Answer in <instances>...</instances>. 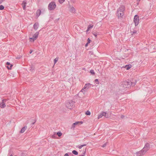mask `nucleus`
<instances>
[{
  "label": "nucleus",
  "mask_w": 156,
  "mask_h": 156,
  "mask_svg": "<svg viewBox=\"0 0 156 156\" xmlns=\"http://www.w3.org/2000/svg\"><path fill=\"white\" fill-rule=\"evenodd\" d=\"M136 82L133 83L130 81H124L121 82L120 87L122 88H129L131 86H134L136 84Z\"/></svg>",
  "instance_id": "nucleus-1"
},
{
  "label": "nucleus",
  "mask_w": 156,
  "mask_h": 156,
  "mask_svg": "<svg viewBox=\"0 0 156 156\" xmlns=\"http://www.w3.org/2000/svg\"><path fill=\"white\" fill-rule=\"evenodd\" d=\"M125 10V7L124 6H121L118 9L117 12V14L118 18H121L124 14V11Z\"/></svg>",
  "instance_id": "nucleus-2"
},
{
  "label": "nucleus",
  "mask_w": 156,
  "mask_h": 156,
  "mask_svg": "<svg viewBox=\"0 0 156 156\" xmlns=\"http://www.w3.org/2000/svg\"><path fill=\"white\" fill-rule=\"evenodd\" d=\"M75 102L72 101L67 102L66 104V106L69 109H71L74 106Z\"/></svg>",
  "instance_id": "nucleus-3"
},
{
  "label": "nucleus",
  "mask_w": 156,
  "mask_h": 156,
  "mask_svg": "<svg viewBox=\"0 0 156 156\" xmlns=\"http://www.w3.org/2000/svg\"><path fill=\"white\" fill-rule=\"evenodd\" d=\"M56 7V5L54 2H51L48 5V9L51 10L54 9Z\"/></svg>",
  "instance_id": "nucleus-4"
},
{
  "label": "nucleus",
  "mask_w": 156,
  "mask_h": 156,
  "mask_svg": "<svg viewBox=\"0 0 156 156\" xmlns=\"http://www.w3.org/2000/svg\"><path fill=\"white\" fill-rule=\"evenodd\" d=\"M139 20V16L137 15H136L134 17L133 20L135 26H136L138 24Z\"/></svg>",
  "instance_id": "nucleus-5"
},
{
  "label": "nucleus",
  "mask_w": 156,
  "mask_h": 156,
  "mask_svg": "<svg viewBox=\"0 0 156 156\" xmlns=\"http://www.w3.org/2000/svg\"><path fill=\"white\" fill-rule=\"evenodd\" d=\"M150 148V144L147 143L144 146V147L143 148L146 151H148Z\"/></svg>",
  "instance_id": "nucleus-6"
},
{
  "label": "nucleus",
  "mask_w": 156,
  "mask_h": 156,
  "mask_svg": "<svg viewBox=\"0 0 156 156\" xmlns=\"http://www.w3.org/2000/svg\"><path fill=\"white\" fill-rule=\"evenodd\" d=\"M39 33V32H36L33 36V38L34 39V40H35L38 37Z\"/></svg>",
  "instance_id": "nucleus-7"
},
{
  "label": "nucleus",
  "mask_w": 156,
  "mask_h": 156,
  "mask_svg": "<svg viewBox=\"0 0 156 156\" xmlns=\"http://www.w3.org/2000/svg\"><path fill=\"white\" fill-rule=\"evenodd\" d=\"M91 84L90 83H86L85 85L84 88L85 89H87L89 87H91Z\"/></svg>",
  "instance_id": "nucleus-8"
},
{
  "label": "nucleus",
  "mask_w": 156,
  "mask_h": 156,
  "mask_svg": "<svg viewBox=\"0 0 156 156\" xmlns=\"http://www.w3.org/2000/svg\"><path fill=\"white\" fill-rule=\"evenodd\" d=\"M34 28L35 30H37L39 27V24L37 23H36L34 25Z\"/></svg>",
  "instance_id": "nucleus-9"
},
{
  "label": "nucleus",
  "mask_w": 156,
  "mask_h": 156,
  "mask_svg": "<svg viewBox=\"0 0 156 156\" xmlns=\"http://www.w3.org/2000/svg\"><path fill=\"white\" fill-rule=\"evenodd\" d=\"M93 26H94L92 24L89 25L87 27V29L86 31V32H87L88 31L90 30V29L93 27Z\"/></svg>",
  "instance_id": "nucleus-10"
},
{
  "label": "nucleus",
  "mask_w": 156,
  "mask_h": 156,
  "mask_svg": "<svg viewBox=\"0 0 156 156\" xmlns=\"http://www.w3.org/2000/svg\"><path fill=\"white\" fill-rule=\"evenodd\" d=\"M27 4V2L25 1H23L22 4V5L23 6V9L24 10H25L26 9V6Z\"/></svg>",
  "instance_id": "nucleus-11"
},
{
  "label": "nucleus",
  "mask_w": 156,
  "mask_h": 156,
  "mask_svg": "<svg viewBox=\"0 0 156 156\" xmlns=\"http://www.w3.org/2000/svg\"><path fill=\"white\" fill-rule=\"evenodd\" d=\"M69 11L70 12L74 13L75 12V9L74 8V7L73 6H70V9H69Z\"/></svg>",
  "instance_id": "nucleus-12"
},
{
  "label": "nucleus",
  "mask_w": 156,
  "mask_h": 156,
  "mask_svg": "<svg viewBox=\"0 0 156 156\" xmlns=\"http://www.w3.org/2000/svg\"><path fill=\"white\" fill-rule=\"evenodd\" d=\"M6 105L4 102H2L0 103V107L2 108H4L5 107Z\"/></svg>",
  "instance_id": "nucleus-13"
},
{
  "label": "nucleus",
  "mask_w": 156,
  "mask_h": 156,
  "mask_svg": "<svg viewBox=\"0 0 156 156\" xmlns=\"http://www.w3.org/2000/svg\"><path fill=\"white\" fill-rule=\"evenodd\" d=\"M79 123V122H75L73 123L71 127V129H72L73 128H74L75 127V126L77 125L78 123Z\"/></svg>",
  "instance_id": "nucleus-14"
},
{
  "label": "nucleus",
  "mask_w": 156,
  "mask_h": 156,
  "mask_svg": "<svg viewBox=\"0 0 156 156\" xmlns=\"http://www.w3.org/2000/svg\"><path fill=\"white\" fill-rule=\"evenodd\" d=\"M6 64L7 65H10V67H9L8 66H7V68L8 69H11L12 67V66L13 65L12 64H10V63L8 62H7L6 63Z\"/></svg>",
  "instance_id": "nucleus-15"
},
{
  "label": "nucleus",
  "mask_w": 156,
  "mask_h": 156,
  "mask_svg": "<svg viewBox=\"0 0 156 156\" xmlns=\"http://www.w3.org/2000/svg\"><path fill=\"white\" fill-rule=\"evenodd\" d=\"M27 128V126H24L23 127L21 130L20 132L21 133H23L26 130V129Z\"/></svg>",
  "instance_id": "nucleus-16"
},
{
  "label": "nucleus",
  "mask_w": 156,
  "mask_h": 156,
  "mask_svg": "<svg viewBox=\"0 0 156 156\" xmlns=\"http://www.w3.org/2000/svg\"><path fill=\"white\" fill-rule=\"evenodd\" d=\"M41 13V11L40 9H38L37 10L36 14V16H37V17H38L40 15Z\"/></svg>",
  "instance_id": "nucleus-17"
},
{
  "label": "nucleus",
  "mask_w": 156,
  "mask_h": 156,
  "mask_svg": "<svg viewBox=\"0 0 156 156\" xmlns=\"http://www.w3.org/2000/svg\"><path fill=\"white\" fill-rule=\"evenodd\" d=\"M140 151L141 153L142 154H143V155L144 154L147 152L143 148Z\"/></svg>",
  "instance_id": "nucleus-18"
},
{
  "label": "nucleus",
  "mask_w": 156,
  "mask_h": 156,
  "mask_svg": "<svg viewBox=\"0 0 156 156\" xmlns=\"http://www.w3.org/2000/svg\"><path fill=\"white\" fill-rule=\"evenodd\" d=\"M131 65H126L125 66V68L127 69V70H129V69H130L131 67Z\"/></svg>",
  "instance_id": "nucleus-19"
},
{
  "label": "nucleus",
  "mask_w": 156,
  "mask_h": 156,
  "mask_svg": "<svg viewBox=\"0 0 156 156\" xmlns=\"http://www.w3.org/2000/svg\"><path fill=\"white\" fill-rule=\"evenodd\" d=\"M136 154L137 156H142L143 155V154H142L141 153L140 151L138 152H137L136 153Z\"/></svg>",
  "instance_id": "nucleus-20"
},
{
  "label": "nucleus",
  "mask_w": 156,
  "mask_h": 156,
  "mask_svg": "<svg viewBox=\"0 0 156 156\" xmlns=\"http://www.w3.org/2000/svg\"><path fill=\"white\" fill-rule=\"evenodd\" d=\"M72 153L75 155H77L78 154V152L75 150H73L72 151Z\"/></svg>",
  "instance_id": "nucleus-21"
},
{
  "label": "nucleus",
  "mask_w": 156,
  "mask_h": 156,
  "mask_svg": "<svg viewBox=\"0 0 156 156\" xmlns=\"http://www.w3.org/2000/svg\"><path fill=\"white\" fill-rule=\"evenodd\" d=\"M58 59V58H56L54 59V65H55V64L57 62Z\"/></svg>",
  "instance_id": "nucleus-22"
},
{
  "label": "nucleus",
  "mask_w": 156,
  "mask_h": 156,
  "mask_svg": "<svg viewBox=\"0 0 156 156\" xmlns=\"http://www.w3.org/2000/svg\"><path fill=\"white\" fill-rule=\"evenodd\" d=\"M57 134L58 136L60 137L62 135V133L61 132H58L57 133Z\"/></svg>",
  "instance_id": "nucleus-23"
},
{
  "label": "nucleus",
  "mask_w": 156,
  "mask_h": 156,
  "mask_svg": "<svg viewBox=\"0 0 156 156\" xmlns=\"http://www.w3.org/2000/svg\"><path fill=\"white\" fill-rule=\"evenodd\" d=\"M90 73L93 75H94L95 74V73L94 72V70L92 69L90 70Z\"/></svg>",
  "instance_id": "nucleus-24"
},
{
  "label": "nucleus",
  "mask_w": 156,
  "mask_h": 156,
  "mask_svg": "<svg viewBox=\"0 0 156 156\" xmlns=\"http://www.w3.org/2000/svg\"><path fill=\"white\" fill-rule=\"evenodd\" d=\"M85 113L87 115H90V112L89 111H87Z\"/></svg>",
  "instance_id": "nucleus-25"
},
{
  "label": "nucleus",
  "mask_w": 156,
  "mask_h": 156,
  "mask_svg": "<svg viewBox=\"0 0 156 156\" xmlns=\"http://www.w3.org/2000/svg\"><path fill=\"white\" fill-rule=\"evenodd\" d=\"M102 115V113H101L98 116V119H99L100 118H101L102 117V116H103V115Z\"/></svg>",
  "instance_id": "nucleus-26"
},
{
  "label": "nucleus",
  "mask_w": 156,
  "mask_h": 156,
  "mask_svg": "<svg viewBox=\"0 0 156 156\" xmlns=\"http://www.w3.org/2000/svg\"><path fill=\"white\" fill-rule=\"evenodd\" d=\"M4 8V6L2 5H0V10H3Z\"/></svg>",
  "instance_id": "nucleus-27"
},
{
  "label": "nucleus",
  "mask_w": 156,
  "mask_h": 156,
  "mask_svg": "<svg viewBox=\"0 0 156 156\" xmlns=\"http://www.w3.org/2000/svg\"><path fill=\"white\" fill-rule=\"evenodd\" d=\"M102 115H103V116H104L105 117V115L106 114H107V113L105 112H102Z\"/></svg>",
  "instance_id": "nucleus-28"
},
{
  "label": "nucleus",
  "mask_w": 156,
  "mask_h": 156,
  "mask_svg": "<svg viewBox=\"0 0 156 156\" xmlns=\"http://www.w3.org/2000/svg\"><path fill=\"white\" fill-rule=\"evenodd\" d=\"M95 82L97 83V84H98L99 82H98V79H96L94 80Z\"/></svg>",
  "instance_id": "nucleus-29"
},
{
  "label": "nucleus",
  "mask_w": 156,
  "mask_h": 156,
  "mask_svg": "<svg viewBox=\"0 0 156 156\" xmlns=\"http://www.w3.org/2000/svg\"><path fill=\"white\" fill-rule=\"evenodd\" d=\"M30 41L31 42H34L35 40H34V39L32 37L30 38Z\"/></svg>",
  "instance_id": "nucleus-30"
},
{
  "label": "nucleus",
  "mask_w": 156,
  "mask_h": 156,
  "mask_svg": "<svg viewBox=\"0 0 156 156\" xmlns=\"http://www.w3.org/2000/svg\"><path fill=\"white\" fill-rule=\"evenodd\" d=\"M93 34L96 37H97V33H96V32H93Z\"/></svg>",
  "instance_id": "nucleus-31"
},
{
  "label": "nucleus",
  "mask_w": 156,
  "mask_h": 156,
  "mask_svg": "<svg viewBox=\"0 0 156 156\" xmlns=\"http://www.w3.org/2000/svg\"><path fill=\"white\" fill-rule=\"evenodd\" d=\"M7 100H8L7 99H4L2 101L5 103L7 101Z\"/></svg>",
  "instance_id": "nucleus-32"
},
{
  "label": "nucleus",
  "mask_w": 156,
  "mask_h": 156,
  "mask_svg": "<svg viewBox=\"0 0 156 156\" xmlns=\"http://www.w3.org/2000/svg\"><path fill=\"white\" fill-rule=\"evenodd\" d=\"M65 0H59V2L60 3H62Z\"/></svg>",
  "instance_id": "nucleus-33"
},
{
  "label": "nucleus",
  "mask_w": 156,
  "mask_h": 156,
  "mask_svg": "<svg viewBox=\"0 0 156 156\" xmlns=\"http://www.w3.org/2000/svg\"><path fill=\"white\" fill-rule=\"evenodd\" d=\"M109 116V115L108 113H107V114L106 115H105V117L106 118H108Z\"/></svg>",
  "instance_id": "nucleus-34"
},
{
  "label": "nucleus",
  "mask_w": 156,
  "mask_h": 156,
  "mask_svg": "<svg viewBox=\"0 0 156 156\" xmlns=\"http://www.w3.org/2000/svg\"><path fill=\"white\" fill-rule=\"evenodd\" d=\"M91 40L89 38H88L87 39V43L89 44Z\"/></svg>",
  "instance_id": "nucleus-35"
},
{
  "label": "nucleus",
  "mask_w": 156,
  "mask_h": 156,
  "mask_svg": "<svg viewBox=\"0 0 156 156\" xmlns=\"http://www.w3.org/2000/svg\"><path fill=\"white\" fill-rule=\"evenodd\" d=\"M107 143H106L105 144H104L102 146V147H105L107 145Z\"/></svg>",
  "instance_id": "nucleus-36"
},
{
  "label": "nucleus",
  "mask_w": 156,
  "mask_h": 156,
  "mask_svg": "<svg viewBox=\"0 0 156 156\" xmlns=\"http://www.w3.org/2000/svg\"><path fill=\"white\" fill-rule=\"evenodd\" d=\"M141 0H137V5H138L139 3V2Z\"/></svg>",
  "instance_id": "nucleus-37"
},
{
  "label": "nucleus",
  "mask_w": 156,
  "mask_h": 156,
  "mask_svg": "<svg viewBox=\"0 0 156 156\" xmlns=\"http://www.w3.org/2000/svg\"><path fill=\"white\" fill-rule=\"evenodd\" d=\"M4 0H0V4H1Z\"/></svg>",
  "instance_id": "nucleus-38"
},
{
  "label": "nucleus",
  "mask_w": 156,
  "mask_h": 156,
  "mask_svg": "<svg viewBox=\"0 0 156 156\" xmlns=\"http://www.w3.org/2000/svg\"><path fill=\"white\" fill-rule=\"evenodd\" d=\"M64 156H69V155L68 153H66L65 154Z\"/></svg>",
  "instance_id": "nucleus-39"
},
{
  "label": "nucleus",
  "mask_w": 156,
  "mask_h": 156,
  "mask_svg": "<svg viewBox=\"0 0 156 156\" xmlns=\"http://www.w3.org/2000/svg\"><path fill=\"white\" fill-rule=\"evenodd\" d=\"M82 145H80V146L78 147V148L79 149H81V148H82Z\"/></svg>",
  "instance_id": "nucleus-40"
},
{
  "label": "nucleus",
  "mask_w": 156,
  "mask_h": 156,
  "mask_svg": "<svg viewBox=\"0 0 156 156\" xmlns=\"http://www.w3.org/2000/svg\"><path fill=\"white\" fill-rule=\"evenodd\" d=\"M124 116L123 115H121V118H122V119H123V118H124Z\"/></svg>",
  "instance_id": "nucleus-41"
},
{
  "label": "nucleus",
  "mask_w": 156,
  "mask_h": 156,
  "mask_svg": "<svg viewBox=\"0 0 156 156\" xmlns=\"http://www.w3.org/2000/svg\"><path fill=\"white\" fill-rule=\"evenodd\" d=\"M84 88H83V89H82L81 90L80 92H83V91H84Z\"/></svg>",
  "instance_id": "nucleus-42"
},
{
  "label": "nucleus",
  "mask_w": 156,
  "mask_h": 156,
  "mask_svg": "<svg viewBox=\"0 0 156 156\" xmlns=\"http://www.w3.org/2000/svg\"><path fill=\"white\" fill-rule=\"evenodd\" d=\"M82 145V147H83L84 146H86V144H84L82 145Z\"/></svg>",
  "instance_id": "nucleus-43"
},
{
  "label": "nucleus",
  "mask_w": 156,
  "mask_h": 156,
  "mask_svg": "<svg viewBox=\"0 0 156 156\" xmlns=\"http://www.w3.org/2000/svg\"><path fill=\"white\" fill-rule=\"evenodd\" d=\"M55 134L54 135H53L52 136V138H54L55 137Z\"/></svg>",
  "instance_id": "nucleus-44"
},
{
  "label": "nucleus",
  "mask_w": 156,
  "mask_h": 156,
  "mask_svg": "<svg viewBox=\"0 0 156 156\" xmlns=\"http://www.w3.org/2000/svg\"><path fill=\"white\" fill-rule=\"evenodd\" d=\"M136 33V31H134V32H133V34H135V33Z\"/></svg>",
  "instance_id": "nucleus-45"
},
{
  "label": "nucleus",
  "mask_w": 156,
  "mask_h": 156,
  "mask_svg": "<svg viewBox=\"0 0 156 156\" xmlns=\"http://www.w3.org/2000/svg\"><path fill=\"white\" fill-rule=\"evenodd\" d=\"M32 52V50H30V54Z\"/></svg>",
  "instance_id": "nucleus-46"
},
{
  "label": "nucleus",
  "mask_w": 156,
  "mask_h": 156,
  "mask_svg": "<svg viewBox=\"0 0 156 156\" xmlns=\"http://www.w3.org/2000/svg\"><path fill=\"white\" fill-rule=\"evenodd\" d=\"M88 44L89 43H87V44H85V46L87 47Z\"/></svg>",
  "instance_id": "nucleus-47"
},
{
  "label": "nucleus",
  "mask_w": 156,
  "mask_h": 156,
  "mask_svg": "<svg viewBox=\"0 0 156 156\" xmlns=\"http://www.w3.org/2000/svg\"><path fill=\"white\" fill-rule=\"evenodd\" d=\"M20 58H21V57H16V58L17 59H20Z\"/></svg>",
  "instance_id": "nucleus-48"
},
{
  "label": "nucleus",
  "mask_w": 156,
  "mask_h": 156,
  "mask_svg": "<svg viewBox=\"0 0 156 156\" xmlns=\"http://www.w3.org/2000/svg\"><path fill=\"white\" fill-rule=\"evenodd\" d=\"M35 122H36V121H34V122H33V123H32V125H34V124L35 123Z\"/></svg>",
  "instance_id": "nucleus-49"
},
{
  "label": "nucleus",
  "mask_w": 156,
  "mask_h": 156,
  "mask_svg": "<svg viewBox=\"0 0 156 156\" xmlns=\"http://www.w3.org/2000/svg\"><path fill=\"white\" fill-rule=\"evenodd\" d=\"M10 156H13L12 154H11Z\"/></svg>",
  "instance_id": "nucleus-50"
},
{
  "label": "nucleus",
  "mask_w": 156,
  "mask_h": 156,
  "mask_svg": "<svg viewBox=\"0 0 156 156\" xmlns=\"http://www.w3.org/2000/svg\"><path fill=\"white\" fill-rule=\"evenodd\" d=\"M15 156H16V155H15Z\"/></svg>",
  "instance_id": "nucleus-51"
}]
</instances>
